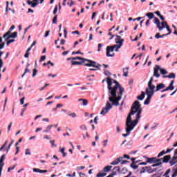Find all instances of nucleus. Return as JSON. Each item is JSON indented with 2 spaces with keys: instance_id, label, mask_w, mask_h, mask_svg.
I'll return each mask as SVG.
<instances>
[{
  "instance_id": "obj_31",
  "label": "nucleus",
  "mask_w": 177,
  "mask_h": 177,
  "mask_svg": "<svg viewBox=\"0 0 177 177\" xmlns=\"http://www.w3.org/2000/svg\"><path fill=\"white\" fill-rule=\"evenodd\" d=\"M67 114L69 117H71L72 118H75V117H77V113H75L74 112L72 113H70L68 112Z\"/></svg>"
},
{
  "instance_id": "obj_41",
  "label": "nucleus",
  "mask_w": 177,
  "mask_h": 177,
  "mask_svg": "<svg viewBox=\"0 0 177 177\" xmlns=\"http://www.w3.org/2000/svg\"><path fill=\"white\" fill-rule=\"evenodd\" d=\"M4 160L2 158H0V167H3L5 165V163H3Z\"/></svg>"
},
{
  "instance_id": "obj_2",
  "label": "nucleus",
  "mask_w": 177,
  "mask_h": 177,
  "mask_svg": "<svg viewBox=\"0 0 177 177\" xmlns=\"http://www.w3.org/2000/svg\"><path fill=\"white\" fill-rule=\"evenodd\" d=\"M125 89L121 86V85L119 84H115L111 91H109V100L111 102V103H113V104H115V106H120V100L122 99V95L124 92Z\"/></svg>"
},
{
  "instance_id": "obj_12",
  "label": "nucleus",
  "mask_w": 177,
  "mask_h": 177,
  "mask_svg": "<svg viewBox=\"0 0 177 177\" xmlns=\"http://www.w3.org/2000/svg\"><path fill=\"white\" fill-rule=\"evenodd\" d=\"M107 81V84H108V91L109 93L110 92L111 89H113V87L111 86L113 85V79H111V77H108L106 78Z\"/></svg>"
},
{
  "instance_id": "obj_22",
  "label": "nucleus",
  "mask_w": 177,
  "mask_h": 177,
  "mask_svg": "<svg viewBox=\"0 0 177 177\" xmlns=\"http://www.w3.org/2000/svg\"><path fill=\"white\" fill-rule=\"evenodd\" d=\"M175 73H171L169 75H163L162 78H175Z\"/></svg>"
},
{
  "instance_id": "obj_6",
  "label": "nucleus",
  "mask_w": 177,
  "mask_h": 177,
  "mask_svg": "<svg viewBox=\"0 0 177 177\" xmlns=\"http://www.w3.org/2000/svg\"><path fill=\"white\" fill-rule=\"evenodd\" d=\"M88 63H84V66H86L87 67H95L97 68V70H100V67H102V65L100 64H96V62L93 60H87Z\"/></svg>"
},
{
  "instance_id": "obj_48",
  "label": "nucleus",
  "mask_w": 177,
  "mask_h": 177,
  "mask_svg": "<svg viewBox=\"0 0 177 177\" xmlns=\"http://www.w3.org/2000/svg\"><path fill=\"white\" fill-rule=\"evenodd\" d=\"M174 172L171 175V177H176L177 176V169H174Z\"/></svg>"
},
{
  "instance_id": "obj_30",
  "label": "nucleus",
  "mask_w": 177,
  "mask_h": 177,
  "mask_svg": "<svg viewBox=\"0 0 177 177\" xmlns=\"http://www.w3.org/2000/svg\"><path fill=\"white\" fill-rule=\"evenodd\" d=\"M165 154H167V152L165 150L160 151L158 155V158H160V157H162V156Z\"/></svg>"
},
{
  "instance_id": "obj_11",
  "label": "nucleus",
  "mask_w": 177,
  "mask_h": 177,
  "mask_svg": "<svg viewBox=\"0 0 177 177\" xmlns=\"http://www.w3.org/2000/svg\"><path fill=\"white\" fill-rule=\"evenodd\" d=\"M160 161L159 162H161V165H162V163H167L171 160V155L165 156L164 158H158Z\"/></svg>"
},
{
  "instance_id": "obj_13",
  "label": "nucleus",
  "mask_w": 177,
  "mask_h": 177,
  "mask_svg": "<svg viewBox=\"0 0 177 177\" xmlns=\"http://www.w3.org/2000/svg\"><path fill=\"white\" fill-rule=\"evenodd\" d=\"M115 44H118V45H120L122 46V44H124V39H121V36L116 35V38L115 39Z\"/></svg>"
},
{
  "instance_id": "obj_16",
  "label": "nucleus",
  "mask_w": 177,
  "mask_h": 177,
  "mask_svg": "<svg viewBox=\"0 0 177 177\" xmlns=\"http://www.w3.org/2000/svg\"><path fill=\"white\" fill-rule=\"evenodd\" d=\"M111 168H113V166L111 165L106 166L103 168V171L104 174H106V172H110V171H111Z\"/></svg>"
},
{
  "instance_id": "obj_23",
  "label": "nucleus",
  "mask_w": 177,
  "mask_h": 177,
  "mask_svg": "<svg viewBox=\"0 0 177 177\" xmlns=\"http://www.w3.org/2000/svg\"><path fill=\"white\" fill-rule=\"evenodd\" d=\"M121 46H121V44H120V45L114 44V45H113V48L115 49V52H118V50H119L120 49H121Z\"/></svg>"
},
{
  "instance_id": "obj_10",
  "label": "nucleus",
  "mask_w": 177,
  "mask_h": 177,
  "mask_svg": "<svg viewBox=\"0 0 177 177\" xmlns=\"http://www.w3.org/2000/svg\"><path fill=\"white\" fill-rule=\"evenodd\" d=\"M159 161H161V160H158V158H157L156 157L147 158V162L148 164H154V162H159Z\"/></svg>"
},
{
  "instance_id": "obj_39",
  "label": "nucleus",
  "mask_w": 177,
  "mask_h": 177,
  "mask_svg": "<svg viewBox=\"0 0 177 177\" xmlns=\"http://www.w3.org/2000/svg\"><path fill=\"white\" fill-rule=\"evenodd\" d=\"M14 28H16V26H15V25H12V26L10 28L9 30L8 31V32H10V35L12 34V31H13V29H14Z\"/></svg>"
},
{
  "instance_id": "obj_60",
  "label": "nucleus",
  "mask_w": 177,
  "mask_h": 177,
  "mask_svg": "<svg viewBox=\"0 0 177 177\" xmlns=\"http://www.w3.org/2000/svg\"><path fill=\"white\" fill-rule=\"evenodd\" d=\"M160 37L161 35L158 32L155 35V38H156V39H158Z\"/></svg>"
},
{
  "instance_id": "obj_36",
  "label": "nucleus",
  "mask_w": 177,
  "mask_h": 177,
  "mask_svg": "<svg viewBox=\"0 0 177 177\" xmlns=\"http://www.w3.org/2000/svg\"><path fill=\"white\" fill-rule=\"evenodd\" d=\"M11 38H17V32H14L12 34H10Z\"/></svg>"
},
{
  "instance_id": "obj_19",
  "label": "nucleus",
  "mask_w": 177,
  "mask_h": 177,
  "mask_svg": "<svg viewBox=\"0 0 177 177\" xmlns=\"http://www.w3.org/2000/svg\"><path fill=\"white\" fill-rule=\"evenodd\" d=\"M3 38L5 39V41H8V39H10V32H7L6 34L3 35Z\"/></svg>"
},
{
  "instance_id": "obj_25",
  "label": "nucleus",
  "mask_w": 177,
  "mask_h": 177,
  "mask_svg": "<svg viewBox=\"0 0 177 177\" xmlns=\"http://www.w3.org/2000/svg\"><path fill=\"white\" fill-rule=\"evenodd\" d=\"M127 172H128V169H127V167H123L120 171V174H121L122 175H125V174H127Z\"/></svg>"
},
{
  "instance_id": "obj_63",
  "label": "nucleus",
  "mask_w": 177,
  "mask_h": 177,
  "mask_svg": "<svg viewBox=\"0 0 177 177\" xmlns=\"http://www.w3.org/2000/svg\"><path fill=\"white\" fill-rule=\"evenodd\" d=\"M102 46H103V45H102V44H98L97 52H100V48H102Z\"/></svg>"
},
{
  "instance_id": "obj_43",
  "label": "nucleus",
  "mask_w": 177,
  "mask_h": 177,
  "mask_svg": "<svg viewBox=\"0 0 177 177\" xmlns=\"http://www.w3.org/2000/svg\"><path fill=\"white\" fill-rule=\"evenodd\" d=\"M15 142V140H12V141L11 142V143L9 144L8 147V149H7V153H8V152H9V150H10V147H11L12 145H13V142Z\"/></svg>"
},
{
  "instance_id": "obj_62",
  "label": "nucleus",
  "mask_w": 177,
  "mask_h": 177,
  "mask_svg": "<svg viewBox=\"0 0 177 177\" xmlns=\"http://www.w3.org/2000/svg\"><path fill=\"white\" fill-rule=\"evenodd\" d=\"M80 177H86V175L84 173H79Z\"/></svg>"
},
{
  "instance_id": "obj_24",
  "label": "nucleus",
  "mask_w": 177,
  "mask_h": 177,
  "mask_svg": "<svg viewBox=\"0 0 177 177\" xmlns=\"http://www.w3.org/2000/svg\"><path fill=\"white\" fill-rule=\"evenodd\" d=\"M128 70H129L128 67L123 68V77H128Z\"/></svg>"
},
{
  "instance_id": "obj_54",
  "label": "nucleus",
  "mask_w": 177,
  "mask_h": 177,
  "mask_svg": "<svg viewBox=\"0 0 177 177\" xmlns=\"http://www.w3.org/2000/svg\"><path fill=\"white\" fill-rule=\"evenodd\" d=\"M5 48V42H1L0 44V50L3 49Z\"/></svg>"
},
{
  "instance_id": "obj_37",
  "label": "nucleus",
  "mask_w": 177,
  "mask_h": 177,
  "mask_svg": "<svg viewBox=\"0 0 177 177\" xmlns=\"http://www.w3.org/2000/svg\"><path fill=\"white\" fill-rule=\"evenodd\" d=\"M131 168H133V169H138L139 167V165H136L135 164H131L130 165Z\"/></svg>"
},
{
  "instance_id": "obj_7",
  "label": "nucleus",
  "mask_w": 177,
  "mask_h": 177,
  "mask_svg": "<svg viewBox=\"0 0 177 177\" xmlns=\"http://www.w3.org/2000/svg\"><path fill=\"white\" fill-rule=\"evenodd\" d=\"M158 71H160V65H156L155 67L153 68V81H154V77L156 78H158L159 77H161V75Z\"/></svg>"
},
{
  "instance_id": "obj_59",
  "label": "nucleus",
  "mask_w": 177,
  "mask_h": 177,
  "mask_svg": "<svg viewBox=\"0 0 177 177\" xmlns=\"http://www.w3.org/2000/svg\"><path fill=\"white\" fill-rule=\"evenodd\" d=\"M46 86H49V84H46L44 86L41 87L39 91H44V89L46 88Z\"/></svg>"
},
{
  "instance_id": "obj_8",
  "label": "nucleus",
  "mask_w": 177,
  "mask_h": 177,
  "mask_svg": "<svg viewBox=\"0 0 177 177\" xmlns=\"http://www.w3.org/2000/svg\"><path fill=\"white\" fill-rule=\"evenodd\" d=\"M145 168H146L147 172L149 174H153V172H160V171H161V168L160 167L152 169L151 166H149V167H145Z\"/></svg>"
},
{
  "instance_id": "obj_52",
  "label": "nucleus",
  "mask_w": 177,
  "mask_h": 177,
  "mask_svg": "<svg viewBox=\"0 0 177 177\" xmlns=\"http://www.w3.org/2000/svg\"><path fill=\"white\" fill-rule=\"evenodd\" d=\"M15 168H16V165H14L13 167H10L8 169V172H9L10 171H12V169H14Z\"/></svg>"
},
{
  "instance_id": "obj_1",
  "label": "nucleus",
  "mask_w": 177,
  "mask_h": 177,
  "mask_svg": "<svg viewBox=\"0 0 177 177\" xmlns=\"http://www.w3.org/2000/svg\"><path fill=\"white\" fill-rule=\"evenodd\" d=\"M140 114H142V106L139 101H135L131 108V111L129 113L125 125L126 134H122L124 138L129 136L131 131H133V129L138 124H139V120H140Z\"/></svg>"
},
{
  "instance_id": "obj_18",
  "label": "nucleus",
  "mask_w": 177,
  "mask_h": 177,
  "mask_svg": "<svg viewBox=\"0 0 177 177\" xmlns=\"http://www.w3.org/2000/svg\"><path fill=\"white\" fill-rule=\"evenodd\" d=\"M145 15L149 20H151V19H156V17H154V14L153 12H148Z\"/></svg>"
},
{
  "instance_id": "obj_20",
  "label": "nucleus",
  "mask_w": 177,
  "mask_h": 177,
  "mask_svg": "<svg viewBox=\"0 0 177 177\" xmlns=\"http://www.w3.org/2000/svg\"><path fill=\"white\" fill-rule=\"evenodd\" d=\"M146 95V93L144 91L141 92V95H138L137 97V99L138 100H143V99H145V95Z\"/></svg>"
},
{
  "instance_id": "obj_44",
  "label": "nucleus",
  "mask_w": 177,
  "mask_h": 177,
  "mask_svg": "<svg viewBox=\"0 0 177 177\" xmlns=\"http://www.w3.org/2000/svg\"><path fill=\"white\" fill-rule=\"evenodd\" d=\"M80 129H82V131H86V129H88L86 128V126L85 124H82V126H80Z\"/></svg>"
},
{
  "instance_id": "obj_15",
  "label": "nucleus",
  "mask_w": 177,
  "mask_h": 177,
  "mask_svg": "<svg viewBox=\"0 0 177 177\" xmlns=\"http://www.w3.org/2000/svg\"><path fill=\"white\" fill-rule=\"evenodd\" d=\"M53 128V124L47 126L45 129L43 131V133H48V132L50 131V130Z\"/></svg>"
},
{
  "instance_id": "obj_45",
  "label": "nucleus",
  "mask_w": 177,
  "mask_h": 177,
  "mask_svg": "<svg viewBox=\"0 0 177 177\" xmlns=\"http://www.w3.org/2000/svg\"><path fill=\"white\" fill-rule=\"evenodd\" d=\"M171 172V169H169L166 171V172L164 174L163 176H167L169 175V173Z\"/></svg>"
},
{
  "instance_id": "obj_34",
  "label": "nucleus",
  "mask_w": 177,
  "mask_h": 177,
  "mask_svg": "<svg viewBox=\"0 0 177 177\" xmlns=\"http://www.w3.org/2000/svg\"><path fill=\"white\" fill-rule=\"evenodd\" d=\"M57 23V15H55L53 19V24H56Z\"/></svg>"
},
{
  "instance_id": "obj_26",
  "label": "nucleus",
  "mask_w": 177,
  "mask_h": 177,
  "mask_svg": "<svg viewBox=\"0 0 177 177\" xmlns=\"http://www.w3.org/2000/svg\"><path fill=\"white\" fill-rule=\"evenodd\" d=\"M160 74H162V75H167L168 71H167L165 68H160Z\"/></svg>"
},
{
  "instance_id": "obj_40",
  "label": "nucleus",
  "mask_w": 177,
  "mask_h": 177,
  "mask_svg": "<svg viewBox=\"0 0 177 177\" xmlns=\"http://www.w3.org/2000/svg\"><path fill=\"white\" fill-rule=\"evenodd\" d=\"M37 73H38V70H37L35 68L33 69V73L32 75V78H34V77H35V75H37Z\"/></svg>"
},
{
  "instance_id": "obj_58",
  "label": "nucleus",
  "mask_w": 177,
  "mask_h": 177,
  "mask_svg": "<svg viewBox=\"0 0 177 177\" xmlns=\"http://www.w3.org/2000/svg\"><path fill=\"white\" fill-rule=\"evenodd\" d=\"M40 170L38 168H33V172H37V173H39L40 172Z\"/></svg>"
},
{
  "instance_id": "obj_56",
  "label": "nucleus",
  "mask_w": 177,
  "mask_h": 177,
  "mask_svg": "<svg viewBox=\"0 0 177 177\" xmlns=\"http://www.w3.org/2000/svg\"><path fill=\"white\" fill-rule=\"evenodd\" d=\"M123 159H124L123 157H119L116 160H118V162L120 163V162H122Z\"/></svg>"
},
{
  "instance_id": "obj_14",
  "label": "nucleus",
  "mask_w": 177,
  "mask_h": 177,
  "mask_svg": "<svg viewBox=\"0 0 177 177\" xmlns=\"http://www.w3.org/2000/svg\"><path fill=\"white\" fill-rule=\"evenodd\" d=\"M169 162L171 167H172L173 165H175V164H176V162H177V156L174 155L171 160H169Z\"/></svg>"
},
{
  "instance_id": "obj_55",
  "label": "nucleus",
  "mask_w": 177,
  "mask_h": 177,
  "mask_svg": "<svg viewBox=\"0 0 177 177\" xmlns=\"http://www.w3.org/2000/svg\"><path fill=\"white\" fill-rule=\"evenodd\" d=\"M53 13V15H56L57 13V6H55Z\"/></svg>"
},
{
  "instance_id": "obj_57",
  "label": "nucleus",
  "mask_w": 177,
  "mask_h": 177,
  "mask_svg": "<svg viewBox=\"0 0 177 177\" xmlns=\"http://www.w3.org/2000/svg\"><path fill=\"white\" fill-rule=\"evenodd\" d=\"M26 99V97H22L21 100H20V103L21 105L24 104V100Z\"/></svg>"
},
{
  "instance_id": "obj_29",
  "label": "nucleus",
  "mask_w": 177,
  "mask_h": 177,
  "mask_svg": "<svg viewBox=\"0 0 177 177\" xmlns=\"http://www.w3.org/2000/svg\"><path fill=\"white\" fill-rule=\"evenodd\" d=\"M27 3L32 6V8H35L38 5V3H32V1H28Z\"/></svg>"
},
{
  "instance_id": "obj_35",
  "label": "nucleus",
  "mask_w": 177,
  "mask_h": 177,
  "mask_svg": "<svg viewBox=\"0 0 177 177\" xmlns=\"http://www.w3.org/2000/svg\"><path fill=\"white\" fill-rule=\"evenodd\" d=\"M119 162L118 161V159L113 160L111 162V165H118Z\"/></svg>"
},
{
  "instance_id": "obj_5",
  "label": "nucleus",
  "mask_w": 177,
  "mask_h": 177,
  "mask_svg": "<svg viewBox=\"0 0 177 177\" xmlns=\"http://www.w3.org/2000/svg\"><path fill=\"white\" fill-rule=\"evenodd\" d=\"M113 106H115V104H110L109 101L106 102L105 107L102 108L100 114L101 115H104L105 114H107L110 110L113 109Z\"/></svg>"
},
{
  "instance_id": "obj_46",
  "label": "nucleus",
  "mask_w": 177,
  "mask_h": 177,
  "mask_svg": "<svg viewBox=\"0 0 177 177\" xmlns=\"http://www.w3.org/2000/svg\"><path fill=\"white\" fill-rule=\"evenodd\" d=\"M6 145H8V141H6L5 143L0 148V151H2L3 149H5V147L6 146Z\"/></svg>"
},
{
  "instance_id": "obj_27",
  "label": "nucleus",
  "mask_w": 177,
  "mask_h": 177,
  "mask_svg": "<svg viewBox=\"0 0 177 177\" xmlns=\"http://www.w3.org/2000/svg\"><path fill=\"white\" fill-rule=\"evenodd\" d=\"M121 171L120 169V167L117 166V167H115L113 169V172H116V175H117V172L118 174H120V172Z\"/></svg>"
},
{
  "instance_id": "obj_51",
  "label": "nucleus",
  "mask_w": 177,
  "mask_h": 177,
  "mask_svg": "<svg viewBox=\"0 0 177 177\" xmlns=\"http://www.w3.org/2000/svg\"><path fill=\"white\" fill-rule=\"evenodd\" d=\"M146 172V167H142L140 171V174H145Z\"/></svg>"
},
{
  "instance_id": "obj_21",
  "label": "nucleus",
  "mask_w": 177,
  "mask_h": 177,
  "mask_svg": "<svg viewBox=\"0 0 177 177\" xmlns=\"http://www.w3.org/2000/svg\"><path fill=\"white\" fill-rule=\"evenodd\" d=\"M78 102H82V106H86L88 104V100L80 98L78 100Z\"/></svg>"
},
{
  "instance_id": "obj_50",
  "label": "nucleus",
  "mask_w": 177,
  "mask_h": 177,
  "mask_svg": "<svg viewBox=\"0 0 177 177\" xmlns=\"http://www.w3.org/2000/svg\"><path fill=\"white\" fill-rule=\"evenodd\" d=\"M104 74L106 77H109V75H110L111 73H110V71L106 70L104 71Z\"/></svg>"
},
{
  "instance_id": "obj_4",
  "label": "nucleus",
  "mask_w": 177,
  "mask_h": 177,
  "mask_svg": "<svg viewBox=\"0 0 177 177\" xmlns=\"http://www.w3.org/2000/svg\"><path fill=\"white\" fill-rule=\"evenodd\" d=\"M153 23L156 25V28H158L159 31H162L164 28H166V30L169 31V32L167 33L168 34V35H169L171 32H172V30H171V28H169V26H168L167 21H162L161 23L160 22V19H158V18H154Z\"/></svg>"
},
{
  "instance_id": "obj_49",
  "label": "nucleus",
  "mask_w": 177,
  "mask_h": 177,
  "mask_svg": "<svg viewBox=\"0 0 177 177\" xmlns=\"http://www.w3.org/2000/svg\"><path fill=\"white\" fill-rule=\"evenodd\" d=\"M49 34H50V30H47L44 35V37L46 38L47 37H49Z\"/></svg>"
},
{
  "instance_id": "obj_47",
  "label": "nucleus",
  "mask_w": 177,
  "mask_h": 177,
  "mask_svg": "<svg viewBox=\"0 0 177 177\" xmlns=\"http://www.w3.org/2000/svg\"><path fill=\"white\" fill-rule=\"evenodd\" d=\"M157 127H158V123H155L154 125H153L151 127V131H153V129H156V128H157Z\"/></svg>"
},
{
  "instance_id": "obj_42",
  "label": "nucleus",
  "mask_w": 177,
  "mask_h": 177,
  "mask_svg": "<svg viewBox=\"0 0 177 177\" xmlns=\"http://www.w3.org/2000/svg\"><path fill=\"white\" fill-rule=\"evenodd\" d=\"M50 143L51 144V146H52V147H57V145H56V144H55V140H50Z\"/></svg>"
},
{
  "instance_id": "obj_17",
  "label": "nucleus",
  "mask_w": 177,
  "mask_h": 177,
  "mask_svg": "<svg viewBox=\"0 0 177 177\" xmlns=\"http://www.w3.org/2000/svg\"><path fill=\"white\" fill-rule=\"evenodd\" d=\"M73 60H82V63H85V62H88V59H84L81 57H73Z\"/></svg>"
},
{
  "instance_id": "obj_38",
  "label": "nucleus",
  "mask_w": 177,
  "mask_h": 177,
  "mask_svg": "<svg viewBox=\"0 0 177 177\" xmlns=\"http://www.w3.org/2000/svg\"><path fill=\"white\" fill-rule=\"evenodd\" d=\"M25 155L26 156H31V152L30 151V149H26L25 150Z\"/></svg>"
},
{
  "instance_id": "obj_61",
  "label": "nucleus",
  "mask_w": 177,
  "mask_h": 177,
  "mask_svg": "<svg viewBox=\"0 0 177 177\" xmlns=\"http://www.w3.org/2000/svg\"><path fill=\"white\" fill-rule=\"evenodd\" d=\"M45 59H46V56H45V55L41 56L39 62H44V60H45Z\"/></svg>"
},
{
  "instance_id": "obj_28",
  "label": "nucleus",
  "mask_w": 177,
  "mask_h": 177,
  "mask_svg": "<svg viewBox=\"0 0 177 177\" xmlns=\"http://www.w3.org/2000/svg\"><path fill=\"white\" fill-rule=\"evenodd\" d=\"M74 60H75V59H73V58H72V60H71L72 66H77V65H81L82 64L81 62H75Z\"/></svg>"
},
{
  "instance_id": "obj_32",
  "label": "nucleus",
  "mask_w": 177,
  "mask_h": 177,
  "mask_svg": "<svg viewBox=\"0 0 177 177\" xmlns=\"http://www.w3.org/2000/svg\"><path fill=\"white\" fill-rule=\"evenodd\" d=\"M161 162H155L151 167H161Z\"/></svg>"
},
{
  "instance_id": "obj_64",
  "label": "nucleus",
  "mask_w": 177,
  "mask_h": 177,
  "mask_svg": "<svg viewBox=\"0 0 177 177\" xmlns=\"http://www.w3.org/2000/svg\"><path fill=\"white\" fill-rule=\"evenodd\" d=\"M151 177H161V176H158V174H153Z\"/></svg>"
},
{
  "instance_id": "obj_33",
  "label": "nucleus",
  "mask_w": 177,
  "mask_h": 177,
  "mask_svg": "<svg viewBox=\"0 0 177 177\" xmlns=\"http://www.w3.org/2000/svg\"><path fill=\"white\" fill-rule=\"evenodd\" d=\"M107 175V174L106 173H98L97 174V177H104V176H106Z\"/></svg>"
},
{
  "instance_id": "obj_9",
  "label": "nucleus",
  "mask_w": 177,
  "mask_h": 177,
  "mask_svg": "<svg viewBox=\"0 0 177 177\" xmlns=\"http://www.w3.org/2000/svg\"><path fill=\"white\" fill-rule=\"evenodd\" d=\"M110 52H114V46H108L106 47V56L107 57H113L114 54H110Z\"/></svg>"
},
{
  "instance_id": "obj_53",
  "label": "nucleus",
  "mask_w": 177,
  "mask_h": 177,
  "mask_svg": "<svg viewBox=\"0 0 177 177\" xmlns=\"http://www.w3.org/2000/svg\"><path fill=\"white\" fill-rule=\"evenodd\" d=\"M169 88L170 89V91H174V89H175V86H174L173 84H169Z\"/></svg>"
},
{
  "instance_id": "obj_3",
  "label": "nucleus",
  "mask_w": 177,
  "mask_h": 177,
  "mask_svg": "<svg viewBox=\"0 0 177 177\" xmlns=\"http://www.w3.org/2000/svg\"><path fill=\"white\" fill-rule=\"evenodd\" d=\"M165 86V84L164 83L157 84L156 86L154 84H153V77H151L148 82V86L145 88V93L147 97L144 102V104H150V100H151V97H153V96L154 95V93L158 92V91H161V89H164Z\"/></svg>"
}]
</instances>
